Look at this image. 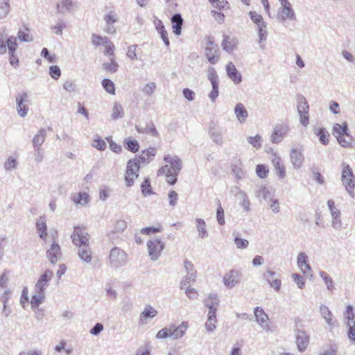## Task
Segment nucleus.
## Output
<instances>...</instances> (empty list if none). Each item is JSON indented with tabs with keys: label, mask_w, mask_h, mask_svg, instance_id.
Segmentation results:
<instances>
[{
	"label": "nucleus",
	"mask_w": 355,
	"mask_h": 355,
	"mask_svg": "<svg viewBox=\"0 0 355 355\" xmlns=\"http://www.w3.org/2000/svg\"><path fill=\"white\" fill-rule=\"evenodd\" d=\"M73 243L78 248V255L80 260L87 264L92 261V250L89 247V235L83 227H74L71 234Z\"/></svg>",
	"instance_id": "1"
},
{
	"label": "nucleus",
	"mask_w": 355,
	"mask_h": 355,
	"mask_svg": "<svg viewBox=\"0 0 355 355\" xmlns=\"http://www.w3.org/2000/svg\"><path fill=\"white\" fill-rule=\"evenodd\" d=\"M164 160L170 164L161 167L158 171V175H164L166 182L170 184H174L177 182V177L182 170V160L178 156L165 155Z\"/></svg>",
	"instance_id": "2"
},
{
	"label": "nucleus",
	"mask_w": 355,
	"mask_h": 355,
	"mask_svg": "<svg viewBox=\"0 0 355 355\" xmlns=\"http://www.w3.org/2000/svg\"><path fill=\"white\" fill-rule=\"evenodd\" d=\"M140 165L139 160L135 158L128 160L125 173V185L128 187L134 184L135 180L139 177Z\"/></svg>",
	"instance_id": "3"
},
{
	"label": "nucleus",
	"mask_w": 355,
	"mask_h": 355,
	"mask_svg": "<svg viewBox=\"0 0 355 355\" xmlns=\"http://www.w3.org/2000/svg\"><path fill=\"white\" fill-rule=\"evenodd\" d=\"M127 254L121 249L119 248H113L110 250L109 255V263L113 268L118 269L127 263Z\"/></svg>",
	"instance_id": "4"
},
{
	"label": "nucleus",
	"mask_w": 355,
	"mask_h": 355,
	"mask_svg": "<svg viewBox=\"0 0 355 355\" xmlns=\"http://www.w3.org/2000/svg\"><path fill=\"white\" fill-rule=\"evenodd\" d=\"M297 108L300 116V123L306 126L309 123V106L306 98L302 95L297 96Z\"/></svg>",
	"instance_id": "5"
},
{
	"label": "nucleus",
	"mask_w": 355,
	"mask_h": 355,
	"mask_svg": "<svg viewBox=\"0 0 355 355\" xmlns=\"http://www.w3.org/2000/svg\"><path fill=\"white\" fill-rule=\"evenodd\" d=\"M242 272L236 269H231L223 275V284L227 288H233L241 282Z\"/></svg>",
	"instance_id": "6"
},
{
	"label": "nucleus",
	"mask_w": 355,
	"mask_h": 355,
	"mask_svg": "<svg viewBox=\"0 0 355 355\" xmlns=\"http://www.w3.org/2000/svg\"><path fill=\"white\" fill-rule=\"evenodd\" d=\"M342 181L345 185L346 190L349 194L352 196L353 189L355 186V177L353 175L352 171L348 164L343 163L342 164Z\"/></svg>",
	"instance_id": "7"
},
{
	"label": "nucleus",
	"mask_w": 355,
	"mask_h": 355,
	"mask_svg": "<svg viewBox=\"0 0 355 355\" xmlns=\"http://www.w3.org/2000/svg\"><path fill=\"white\" fill-rule=\"evenodd\" d=\"M164 246V243L157 238H153L148 241L147 247L150 260L157 261L160 257Z\"/></svg>",
	"instance_id": "8"
},
{
	"label": "nucleus",
	"mask_w": 355,
	"mask_h": 355,
	"mask_svg": "<svg viewBox=\"0 0 355 355\" xmlns=\"http://www.w3.org/2000/svg\"><path fill=\"white\" fill-rule=\"evenodd\" d=\"M290 162L294 169H299L303 166L304 157L302 146H292L290 151Z\"/></svg>",
	"instance_id": "9"
},
{
	"label": "nucleus",
	"mask_w": 355,
	"mask_h": 355,
	"mask_svg": "<svg viewBox=\"0 0 355 355\" xmlns=\"http://www.w3.org/2000/svg\"><path fill=\"white\" fill-rule=\"evenodd\" d=\"M277 19L282 22L286 20L292 21L295 19V13L290 2L280 5Z\"/></svg>",
	"instance_id": "10"
},
{
	"label": "nucleus",
	"mask_w": 355,
	"mask_h": 355,
	"mask_svg": "<svg viewBox=\"0 0 355 355\" xmlns=\"http://www.w3.org/2000/svg\"><path fill=\"white\" fill-rule=\"evenodd\" d=\"M263 279L269 284L270 287L279 292L282 286V281L277 273L272 270H267L263 274Z\"/></svg>",
	"instance_id": "11"
},
{
	"label": "nucleus",
	"mask_w": 355,
	"mask_h": 355,
	"mask_svg": "<svg viewBox=\"0 0 355 355\" xmlns=\"http://www.w3.org/2000/svg\"><path fill=\"white\" fill-rule=\"evenodd\" d=\"M289 130L288 125L282 123L277 125L272 132L270 140L273 144L280 143Z\"/></svg>",
	"instance_id": "12"
},
{
	"label": "nucleus",
	"mask_w": 355,
	"mask_h": 355,
	"mask_svg": "<svg viewBox=\"0 0 355 355\" xmlns=\"http://www.w3.org/2000/svg\"><path fill=\"white\" fill-rule=\"evenodd\" d=\"M254 314L255 317L256 322L258 324L266 331H270V327L268 325V316L263 311V309L259 306H257L254 309Z\"/></svg>",
	"instance_id": "13"
},
{
	"label": "nucleus",
	"mask_w": 355,
	"mask_h": 355,
	"mask_svg": "<svg viewBox=\"0 0 355 355\" xmlns=\"http://www.w3.org/2000/svg\"><path fill=\"white\" fill-rule=\"evenodd\" d=\"M118 16L114 14L112 11L108 12L104 15L103 20L106 24V27L104 28L105 33L110 35H114L116 32V28L114 26V24L118 21Z\"/></svg>",
	"instance_id": "14"
},
{
	"label": "nucleus",
	"mask_w": 355,
	"mask_h": 355,
	"mask_svg": "<svg viewBox=\"0 0 355 355\" xmlns=\"http://www.w3.org/2000/svg\"><path fill=\"white\" fill-rule=\"evenodd\" d=\"M309 257L307 254L304 252H300L297 257V264L300 270L304 274L312 277L311 267L308 263Z\"/></svg>",
	"instance_id": "15"
},
{
	"label": "nucleus",
	"mask_w": 355,
	"mask_h": 355,
	"mask_svg": "<svg viewBox=\"0 0 355 355\" xmlns=\"http://www.w3.org/2000/svg\"><path fill=\"white\" fill-rule=\"evenodd\" d=\"M227 77L235 84L238 85L242 81L241 73L237 70L236 66L232 62H228L225 66Z\"/></svg>",
	"instance_id": "16"
},
{
	"label": "nucleus",
	"mask_w": 355,
	"mask_h": 355,
	"mask_svg": "<svg viewBox=\"0 0 355 355\" xmlns=\"http://www.w3.org/2000/svg\"><path fill=\"white\" fill-rule=\"evenodd\" d=\"M217 78L218 76L214 69L212 67L209 68L208 78L212 85V90L209 93V97L212 101H214L218 96Z\"/></svg>",
	"instance_id": "17"
},
{
	"label": "nucleus",
	"mask_w": 355,
	"mask_h": 355,
	"mask_svg": "<svg viewBox=\"0 0 355 355\" xmlns=\"http://www.w3.org/2000/svg\"><path fill=\"white\" fill-rule=\"evenodd\" d=\"M53 276V272L50 270H46L45 272L38 279L35 286V292H39L44 293V290L49 284V282L51 280Z\"/></svg>",
	"instance_id": "18"
},
{
	"label": "nucleus",
	"mask_w": 355,
	"mask_h": 355,
	"mask_svg": "<svg viewBox=\"0 0 355 355\" xmlns=\"http://www.w3.org/2000/svg\"><path fill=\"white\" fill-rule=\"evenodd\" d=\"M234 195L236 200L239 201V205L243 208L245 211H250V202L248 200L246 193L242 191L239 187H235Z\"/></svg>",
	"instance_id": "19"
},
{
	"label": "nucleus",
	"mask_w": 355,
	"mask_h": 355,
	"mask_svg": "<svg viewBox=\"0 0 355 355\" xmlns=\"http://www.w3.org/2000/svg\"><path fill=\"white\" fill-rule=\"evenodd\" d=\"M28 94L23 93L19 94L16 97L17 110L18 114L21 117H25L27 115L28 108L24 104L25 101H27Z\"/></svg>",
	"instance_id": "20"
},
{
	"label": "nucleus",
	"mask_w": 355,
	"mask_h": 355,
	"mask_svg": "<svg viewBox=\"0 0 355 355\" xmlns=\"http://www.w3.org/2000/svg\"><path fill=\"white\" fill-rule=\"evenodd\" d=\"M188 322H182L180 325L178 327L175 324H171L170 326L171 338L174 340H177L183 337L188 329Z\"/></svg>",
	"instance_id": "21"
},
{
	"label": "nucleus",
	"mask_w": 355,
	"mask_h": 355,
	"mask_svg": "<svg viewBox=\"0 0 355 355\" xmlns=\"http://www.w3.org/2000/svg\"><path fill=\"white\" fill-rule=\"evenodd\" d=\"M46 254L50 262L55 264L62 255L60 245L57 243L53 242L51 248L47 250Z\"/></svg>",
	"instance_id": "22"
},
{
	"label": "nucleus",
	"mask_w": 355,
	"mask_h": 355,
	"mask_svg": "<svg viewBox=\"0 0 355 355\" xmlns=\"http://www.w3.org/2000/svg\"><path fill=\"white\" fill-rule=\"evenodd\" d=\"M309 342V336L304 331H296V345L300 352H304L306 349Z\"/></svg>",
	"instance_id": "23"
},
{
	"label": "nucleus",
	"mask_w": 355,
	"mask_h": 355,
	"mask_svg": "<svg viewBox=\"0 0 355 355\" xmlns=\"http://www.w3.org/2000/svg\"><path fill=\"white\" fill-rule=\"evenodd\" d=\"M272 156L273 157L272 158L271 162L276 171L277 177L284 178L286 177L285 166L282 163L280 157L277 153H273Z\"/></svg>",
	"instance_id": "24"
},
{
	"label": "nucleus",
	"mask_w": 355,
	"mask_h": 355,
	"mask_svg": "<svg viewBox=\"0 0 355 355\" xmlns=\"http://www.w3.org/2000/svg\"><path fill=\"white\" fill-rule=\"evenodd\" d=\"M157 311L150 305H146L144 311L141 313L139 322L141 324H146L148 318L152 319L157 315Z\"/></svg>",
	"instance_id": "25"
},
{
	"label": "nucleus",
	"mask_w": 355,
	"mask_h": 355,
	"mask_svg": "<svg viewBox=\"0 0 355 355\" xmlns=\"http://www.w3.org/2000/svg\"><path fill=\"white\" fill-rule=\"evenodd\" d=\"M234 111L237 120L241 123H244L247 121L248 117V112L242 103H237L235 105Z\"/></svg>",
	"instance_id": "26"
},
{
	"label": "nucleus",
	"mask_w": 355,
	"mask_h": 355,
	"mask_svg": "<svg viewBox=\"0 0 355 355\" xmlns=\"http://www.w3.org/2000/svg\"><path fill=\"white\" fill-rule=\"evenodd\" d=\"M155 155L156 149L154 148H149L147 150L141 151V153L139 155L137 159L139 160V162H141L145 164H148L154 159Z\"/></svg>",
	"instance_id": "27"
},
{
	"label": "nucleus",
	"mask_w": 355,
	"mask_h": 355,
	"mask_svg": "<svg viewBox=\"0 0 355 355\" xmlns=\"http://www.w3.org/2000/svg\"><path fill=\"white\" fill-rule=\"evenodd\" d=\"M255 196L258 198L262 199L265 201H269L270 200H272L274 193L266 187L260 186L255 191Z\"/></svg>",
	"instance_id": "28"
},
{
	"label": "nucleus",
	"mask_w": 355,
	"mask_h": 355,
	"mask_svg": "<svg viewBox=\"0 0 355 355\" xmlns=\"http://www.w3.org/2000/svg\"><path fill=\"white\" fill-rule=\"evenodd\" d=\"M209 133L214 141L220 143L222 137L220 135V128L218 124L211 122L209 126Z\"/></svg>",
	"instance_id": "29"
},
{
	"label": "nucleus",
	"mask_w": 355,
	"mask_h": 355,
	"mask_svg": "<svg viewBox=\"0 0 355 355\" xmlns=\"http://www.w3.org/2000/svg\"><path fill=\"white\" fill-rule=\"evenodd\" d=\"M75 7V3L73 0H61L57 4V10L58 12L65 14L71 12Z\"/></svg>",
	"instance_id": "30"
},
{
	"label": "nucleus",
	"mask_w": 355,
	"mask_h": 355,
	"mask_svg": "<svg viewBox=\"0 0 355 355\" xmlns=\"http://www.w3.org/2000/svg\"><path fill=\"white\" fill-rule=\"evenodd\" d=\"M171 22L173 24L172 28L173 31L176 35L181 34L182 26L183 24V19L180 14H175L171 17Z\"/></svg>",
	"instance_id": "31"
},
{
	"label": "nucleus",
	"mask_w": 355,
	"mask_h": 355,
	"mask_svg": "<svg viewBox=\"0 0 355 355\" xmlns=\"http://www.w3.org/2000/svg\"><path fill=\"white\" fill-rule=\"evenodd\" d=\"M46 137V130L44 128H41L39 130L33 139V148L42 147V145L45 141Z\"/></svg>",
	"instance_id": "32"
},
{
	"label": "nucleus",
	"mask_w": 355,
	"mask_h": 355,
	"mask_svg": "<svg viewBox=\"0 0 355 355\" xmlns=\"http://www.w3.org/2000/svg\"><path fill=\"white\" fill-rule=\"evenodd\" d=\"M31 31L28 27L20 28L17 33L18 39L22 42H30L33 40V37L31 33Z\"/></svg>",
	"instance_id": "33"
},
{
	"label": "nucleus",
	"mask_w": 355,
	"mask_h": 355,
	"mask_svg": "<svg viewBox=\"0 0 355 355\" xmlns=\"http://www.w3.org/2000/svg\"><path fill=\"white\" fill-rule=\"evenodd\" d=\"M136 130L139 133L149 134L153 137H157L159 135V132L156 130L154 123L152 122H150L148 124H146L145 127L137 125Z\"/></svg>",
	"instance_id": "34"
},
{
	"label": "nucleus",
	"mask_w": 355,
	"mask_h": 355,
	"mask_svg": "<svg viewBox=\"0 0 355 355\" xmlns=\"http://www.w3.org/2000/svg\"><path fill=\"white\" fill-rule=\"evenodd\" d=\"M314 133L319 137V140L323 145H327L329 144V134L324 128H313Z\"/></svg>",
	"instance_id": "35"
},
{
	"label": "nucleus",
	"mask_w": 355,
	"mask_h": 355,
	"mask_svg": "<svg viewBox=\"0 0 355 355\" xmlns=\"http://www.w3.org/2000/svg\"><path fill=\"white\" fill-rule=\"evenodd\" d=\"M232 171L239 180L242 179L245 176V173L243 169V164L240 159H236L232 164Z\"/></svg>",
	"instance_id": "36"
},
{
	"label": "nucleus",
	"mask_w": 355,
	"mask_h": 355,
	"mask_svg": "<svg viewBox=\"0 0 355 355\" xmlns=\"http://www.w3.org/2000/svg\"><path fill=\"white\" fill-rule=\"evenodd\" d=\"M37 230L41 239H44L47 236V227L46 225V218L40 216L36 223Z\"/></svg>",
	"instance_id": "37"
},
{
	"label": "nucleus",
	"mask_w": 355,
	"mask_h": 355,
	"mask_svg": "<svg viewBox=\"0 0 355 355\" xmlns=\"http://www.w3.org/2000/svg\"><path fill=\"white\" fill-rule=\"evenodd\" d=\"M238 44V40L236 37L230 36L223 37V50L231 52Z\"/></svg>",
	"instance_id": "38"
},
{
	"label": "nucleus",
	"mask_w": 355,
	"mask_h": 355,
	"mask_svg": "<svg viewBox=\"0 0 355 355\" xmlns=\"http://www.w3.org/2000/svg\"><path fill=\"white\" fill-rule=\"evenodd\" d=\"M320 312L322 318L325 320L327 324L329 326H332L333 325V322H332L333 315H332V313L331 312V311L329 310V309L327 306L322 304L320 306Z\"/></svg>",
	"instance_id": "39"
},
{
	"label": "nucleus",
	"mask_w": 355,
	"mask_h": 355,
	"mask_svg": "<svg viewBox=\"0 0 355 355\" xmlns=\"http://www.w3.org/2000/svg\"><path fill=\"white\" fill-rule=\"evenodd\" d=\"M347 124L346 123H344L343 125L336 123L333 128V135L338 139L347 133Z\"/></svg>",
	"instance_id": "40"
},
{
	"label": "nucleus",
	"mask_w": 355,
	"mask_h": 355,
	"mask_svg": "<svg viewBox=\"0 0 355 355\" xmlns=\"http://www.w3.org/2000/svg\"><path fill=\"white\" fill-rule=\"evenodd\" d=\"M72 200L76 205L85 206L89 203L90 198L88 193L85 192H80L77 196H73Z\"/></svg>",
	"instance_id": "41"
},
{
	"label": "nucleus",
	"mask_w": 355,
	"mask_h": 355,
	"mask_svg": "<svg viewBox=\"0 0 355 355\" xmlns=\"http://www.w3.org/2000/svg\"><path fill=\"white\" fill-rule=\"evenodd\" d=\"M205 305L209 308V311H213L216 313L217 307L218 306V300L216 299L215 295H210L207 299L205 301Z\"/></svg>",
	"instance_id": "42"
},
{
	"label": "nucleus",
	"mask_w": 355,
	"mask_h": 355,
	"mask_svg": "<svg viewBox=\"0 0 355 355\" xmlns=\"http://www.w3.org/2000/svg\"><path fill=\"white\" fill-rule=\"evenodd\" d=\"M355 324V313L354 307L352 305H347L345 313V324Z\"/></svg>",
	"instance_id": "43"
},
{
	"label": "nucleus",
	"mask_w": 355,
	"mask_h": 355,
	"mask_svg": "<svg viewBox=\"0 0 355 355\" xmlns=\"http://www.w3.org/2000/svg\"><path fill=\"white\" fill-rule=\"evenodd\" d=\"M319 275L323 280L324 284L327 286V290L329 291H332L334 288V283L330 275L327 272L322 270H320L319 272Z\"/></svg>",
	"instance_id": "44"
},
{
	"label": "nucleus",
	"mask_w": 355,
	"mask_h": 355,
	"mask_svg": "<svg viewBox=\"0 0 355 355\" xmlns=\"http://www.w3.org/2000/svg\"><path fill=\"white\" fill-rule=\"evenodd\" d=\"M45 299V294L35 292V293L32 296L31 300V304L32 306V309H35L38 308V306L43 303L44 300Z\"/></svg>",
	"instance_id": "45"
},
{
	"label": "nucleus",
	"mask_w": 355,
	"mask_h": 355,
	"mask_svg": "<svg viewBox=\"0 0 355 355\" xmlns=\"http://www.w3.org/2000/svg\"><path fill=\"white\" fill-rule=\"evenodd\" d=\"M216 50L214 46V44L212 42H209V45L205 49V55L208 59V60L214 64L218 58H216Z\"/></svg>",
	"instance_id": "46"
},
{
	"label": "nucleus",
	"mask_w": 355,
	"mask_h": 355,
	"mask_svg": "<svg viewBox=\"0 0 355 355\" xmlns=\"http://www.w3.org/2000/svg\"><path fill=\"white\" fill-rule=\"evenodd\" d=\"M196 227L198 232V236L200 238H205L208 236V233L206 230V223L202 218H196Z\"/></svg>",
	"instance_id": "47"
},
{
	"label": "nucleus",
	"mask_w": 355,
	"mask_h": 355,
	"mask_svg": "<svg viewBox=\"0 0 355 355\" xmlns=\"http://www.w3.org/2000/svg\"><path fill=\"white\" fill-rule=\"evenodd\" d=\"M196 278V270L187 272V275L180 282V288L184 289L187 285H190L191 282H194Z\"/></svg>",
	"instance_id": "48"
},
{
	"label": "nucleus",
	"mask_w": 355,
	"mask_h": 355,
	"mask_svg": "<svg viewBox=\"0 0 355 355\" xmlns=\"http://www.w3.org/2000/svg\"><path fill=\"white\" fill-rule=\"evenodd\" d=\"M216 313L213 311H209L208 319L205 324L206 329L208 331H212L216 328Z\"/></svg>",
	"instance_id": "49"
},
{
	"label": "nucleus",
	"mask_w": 355,
	"mask_h": 355,
	"mask_svg": "<svg viewBox=\"0 0 355 355\" xmlns=\"http://www.w3.org/2000/svg\"><path fill=\"white\" fill-rule=\"evenodd\" d=\"M10 11L8 0H0V19H4Z\"/></svg>",
	"instance_id": "50"
},
{
	"label": "nucleus",
	"mask_w": 355,
	"mask_h": 355,
	"mask_svg": "<svg viewBox=\"0 0 355 355\" xmlns=\"http://www.w3.org/2000/svg\"><path fill=\"white\" fill-rule=\"evenodd\" d=\"M123 116V107L121 104L115 103L112 113V118L114 120L122 118Z\"/></svg>",
	"instance_id": "51"
},
{
	"label": "nucleus",
	"mask_w": 355,
	"mask_h": 355,
	"mask_svg": "<svg viewBox=\"0 0 355 355\" xmlns=\"http://www.w3.org/2000/svg\"><path fill=\"white\" fill-rule=\"evenodd\" d=\"M337 140L343 147L348 148L352 146L353 139L352 137L348 134V132Z\"/></svg>",
	"instance_id": "52"
},
{
	"label": "nucleus",
	"mask_w": 355,
	"mask_h": 355,
	"mask_svg": "<svg viewBox=\"0 0 355 355\" xmlns=\"http://www.w3.org/2000/svg\"><path fill=\"white\" fill-rule=\"evenodd\" d=\"M102 85L107 92L110 94H115V85L111 80L108 78L103 79Z\"/></svg>",
	"instance_id": "53"
},
{
	"label": "nucleus",
	"mask_w": 355,
	"mask_h": 355,
	"mask_svg": "<svg viewBox=\"0 0 355 355\" xmlns=\"http://www.w3.org/2000/svg\"><path fill=\"white\" fill-rule=\"evenodd\" d=\"M124 142L127 145V149L132 153H136L139 150V144L136 139H130V138L125 139Z\"/></svg>",
	"instance_id": "54"
},
{
	"label": "nucleus",
	"mask_w": 355,
	"mask_h": 355,
	"mask_svg": "<svg viewBox=\"0 0 355 355\" xmlns=\"http://www.w3.org/2000/svg\"><path fill=\"white\" fill-rule=\"evenodd\" d=\"M157 88L156 84L153 82L146 83L141 89V92L146 96H151L155 92Z\"/></svg>",
	"instance_id": "55"
},
{
	"label": "nucleus",
	"mask_w": 355,
	"mask_h": 355,
	"mask_svg": "<svg viewBox=\"0 0 355 355\" xmlns=\"http://www.w3.org/2000/svg\"><path fill=\"white\" fill-rule=\"evenodd\" d=\"M269 170L268 166L264 164H258L256 167V174L261 179L268 176Z\"/></svg>",
	"instance_id": "56"
},
{
	"label": "nucleus",
	"mask_w": 355,
	"mask_h": 355,
	"mask_svg": "<svg viewBox=\"0 0 355 355\" xmlns=\"http://www.w3.org/2000/svg\"><path fill=\"white\" fill-rule=\"evenodd\" d=\"M258 28V35H259V42L261 43L263 41H265L267 38V30H266V23L261 24L259 26H257Z\"/></svg>",
	"instance_id": "57"
},
{
	"label": "nucleus",
	"mask_w": 355,
	"mask_h": 355,
	"mask_svg": "<svg viewBox=\"0 0 355 355\" xmlns=\"http://www.w3.org/2000/svg\"><path fill=\"white\" fill-rule=\"evenodd\" d=\"M247 140L248 143L256 149H259L261 147V137L259 135H257L254 137H248Z\"/></svg>",
	"instance_id": "58"
},
{
	"label": "nucleus",
	"mask_w": 355,
	"mask_h": 355,
	"mask_svg": "<svg viewBox=\"0 0 355 355\" xmlns=\"http://www.w3.org/2000/svg\"><path fill=\"white\" fill-rule=\"evenodd\" d=\"M6 45L8 49L9 53H15L17 47V39L14 36L6 37Z\"/></svg>",
	"instance_id": "59"
},
{
	"label": "nucleus",
	"mask_w": 355,
	"mask_h": 355,
	"mask_svg": "<svg viewBox=\"0 0 355 355\" xmlns=\"http://www.w3.org/2000/svg\"><path fill=\"white\" fill-rule=\"evenodd\" d=\"M66 341L62 340L57 345L54 347V349L57 352H60L64 350L67 355H71L73 352L72 347L66 348Z\"/></svg>",
	"instance_id": "60"
},
{
	"label": "nucleus",
	"mask_w": 355,
	"mask_h": 355,
	"mask_svg": "<svg viewBox=\"0 0 355 355\" xmlns=\"http://www.w3.org/2000/svg\"><path fill=\"white\" fill-rule=\"evenodd\" d=\"M340 215H341L340 211L337 212L336 214H331V218H332L331 225H332V227L336 230L340 229L341 227L342 222H341Z\"/></svg>",
	"instance_id": "61"
},
{
	"label": "nucleus",
	"mask_w": 355,
	"mask_h": 355,
	"mask_svg": "<svg viewBox=\"0 0 355 355\" xmlns=\"http://www.w3.org/2000/svg\"><path fill=\"white\" fill-rule=\"evenodd\" d=\"M103 67L106 71L113 73L117 71L119 65L114 58H111L110 62L103 64Z\"/></svg>",
	"instance_id": "62"
},
{
	"label": "nucleus",
	"mask_w": 355,
	"mask_h": 355,
	"mask_svg": "<svg viewBox=\"0 0 355 355\" xmlns=\"http://www.w3.org/2000/svg\"><path fill=\"white\" fill-rule=\"evenodd\" d=\"M347 328V336L349 341L355 344V324H345Z\"/></svg>",
	"instance_id": "63"
},
{
	"label": "nucleus",
	"mask_w": 355,
	"mask_h": 355,
	"mask_svg": "<svg viewBox=\"0 0 355 355\" xmlns=\"http://www.w3.org/2000/svg\"><path fill=\"white\" fill-rule=\"evenodd\" d=\"M234 243L238 249H245L249 245V242L247 239H242L238 235L234 236Z\"/></svg>",
	"instance_id": "64"
}]
</instances>
